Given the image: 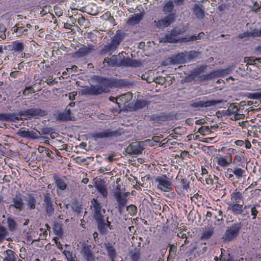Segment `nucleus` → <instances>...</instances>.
Wrapping results in <instances>:
<instances>
[{"label": "nucleus", "instance_id": "nucleus-49", "mask_svg": "<svg viewBox=\"0 0 261 261\" xmlns=\"http://www.w3.org/2000/svg\"><path fill=\"white\" fill-rule=\"evenodd\" d=\"M132 260L133 261H138L140 256V253L139 250H135L130 252Z\"/></svg>", "mask_w": 261, "mask_h": 261}, {"label": "nucleus", "instance_id": "nucleus-42", "mask_svg": "<svg viewBox=\"0 0 261 261\" xmlns=\"http://www.w3.org/2000/svg\"><path fill=\"white\" fill-rule=\"evenodd\" d=\"M28 206L31 209H34L35 208V204L36 202L35 198L32 195H29L27 200Z\"/></svg>", "mask_w": 261, "mask_h": 261}, {"label": "nucleus", "instance_id": "nucleus-13", "mask_svg": "<svg viewBox=\"0 0 261 261\" xmlns=\"http://www.w3.org/2000/svg\"><path fill=\"white\" fill-rule=\"evenodd\" d=\"M102 91L97 88L96 86L86 87L80 90L82 95H97L101 94Z\"/></svg>", "mask_w": 261, "mask_h": 261}, {"label": "nucleus", "instance_id": "nucleus-40", "mask_svg": "<svg viewBox=\"0 0 261 261\" xmlns=\"http://www.w3.org/2000/svg\"><path fill=\"white\" fill-rule=\"evenodd\" d=\"M177 248L174 245H170L169 253L168 255V260L173 259L176 256Z\"/></svg>", "mask_w": 261, "mask_h": 261}, {"label": "nucleus", "instance_id": "nucleus-43", "mask_svg": "<svg viewBox=\"0 0 261 261\" xmlns=\"http://www.w3.org/2000/svg\"><path fill=\"white\" fill-rule=\"evenodd\" d=\"M150 119L156 122L165 121L166 117L163 115L153 114L149 116Z\"/></svg>", "mask_w": 261, "mask_h": 261}, {"label": "nucleus", "instance_id": "nucleus-7", "mask_svg": "<svg viewBox=\"0 0 261 261\" xmlns=\"http://www.w3.org/2000/svg\"><path fill=\"white\" fill-rule=\"evenodd\" d=\"M143 142H134L130 144L125 149V152L129 154H141L144 148Z\"/></svg>", "mask_w": 261, "mask_h": 261}, {"label": "nucleus", "instance_id": "nucleus-35", "mask_svg": "<svg viewBox=\"0 0 261 261\" xmlns=\"http://www.w3.org/2000/svg\"><path fill=\"white\" fill-rule=\"evenodd\" d=\"M206 67V66H201L199 67L193 69L191 72V76H192L193 78L197 76L201 73L204 72Z\"/></svg>", "mask_w": 261, "mask_h": 261}, {"label": "nucleus", "instance_id": "nucleus-2", "mask_svg": "<svg viewBox=\"0 0 261 261\" xmlns=\"http://www.w3.org/2000/svg\"><path fill=\"white\" fill-rule=\"evenodd\" d=\"M99 84L96 85L98 89H100L102 93H108L110 91V88L115 87L122 83L121 81H116L113 79L100 78L98 81Z\"/></svg>", "mask_w": 261, "mask_h": 261}, {"label": "nucleus", "instance_id": "nucleus-45", "mask_svg": "<svg viewBox=\"0 0 261 261\" xmlns=\"http://www.w3.org/2000/svg\"><path fill=\"white\" fill-rule=\"evenodd\" d=\"M9 228L10 231H14L16 228V223L13 219L9 218L7 220Z\"/></svg>", "mask_w": 261, "mask_h": 261}, {"label": "nucleus", "instance_id": "nucleus-57", "mask_svg": "<svg viewBox=\"0 0 261 261\" xmlns=\"http://www.w3.org/2000/svg\"><path fill=\"white\" fill-rule=\"evenodd\" d=\"M35 93V90L34 88L31 86L25 87L23 91V94L24 95H28L30 93Z\"/></svg>", "mask_w": 261, "mask_h": 261}, {"label": "nucleus", "instance_id": "nucleus-19", "mask_svg": "<svg viewBox=\"0 0 261 261\" xmlns=\"http://www.w3.org/2000/svg\"><path fill=\"white\" fill-rule=\"evenodd\" d=\"M104 246L107 250L108 255L112 261H114L116 256V251L114 246L111 243H106L104 244Z\"/></svg>", "mask_w": 261, "mask_h": 261}, {"label": "nucleus", "instance_id": "nucleus-33", "mask_svg": "<svg viewBox=\"0 0 261 261\" xmlns=\"http://www.w3.org/2000/svg\"><path fill=\"white\" fill-rule=\"evenodd\" d=\"M243 196L240 192H233L231 195V201L232 203H239L240 200H243Z\"/></svg>", "mask_w": 261, "mask_h": 261}, {"label": "nucleus", "instance_id": "nucleus-59", "mask_svg": "<svg viewBox=\"0 0 261 261\" xmlns=\"http://www.w3.org/2000/svg\"><path fill=\"white\" fill-rule=\"evenodd\" d=\"M14 32L18 34V36H21L23 32L28 31V29H24V27H17L14 29Z\"/></svg>", "mask_w": 261, "mask_h": 261}, {"label": "nucleus", "instance_id": "nucleus-11", "mask_svg": "<svg viewBox=\"0 0 261 261\" xmlns=\"http://www.w3.org/2000/svg\"><path fill=\"white\" fill-rule=\"evenodd\" d=\"M175 20V14H170L159 21H154V23L158 28H165L170 25Z\"/></svg>", "mask_w": 261, "mask_h": 261}, {"label": "nucleus", "instance_id": "nucleus-54", "mask_svg": "<svg viewBox=\"0 0 261 261\" xmlns=\"http://www.w3.org/2000/svg\"><path fill=\"white\" fill-rule=\"evenodd\" d=\"M12 116L9 114H1L0 113V120L8 121L11 120Z\"/></svg>", "mask_w": 261, "mask_h": 261}, {"label": "nucleus", "instance_id": "nucleus-37", "mask_svg": "<svg viewBox=\"0 0 261 261\" xmlns=\"http://www.w3.org/2000/svg\"><path fill=\"white\" fill-rule=\"evenodd\" d=\"M216 77L214 71H212L211 73L207 74H202L198 77L199 81H208Z\"/></svg>", "mask_w": 261, "mask_h": 261}, {"label": "nucleus", "instance_id": "nucleus-32", "mask_svg": "<svg viewBox=\"0 0 261 261\" xmlns=\"http://www.w3.org/2000/svg\"><path fill=\"white\" fill-rule=\"evenodd\" d=\"M122 60L117 56L114 55L110 58V65L113 67L121 66Z\"/></svg>", "mask_w": 261, "mask_h": 261}, {"label": "nucleus", "instance_id": "nucleus-56", "mask_svg": "<svg viewBox=\"0 0 261 261\" xmlns=\"http://www.w3.org/2000/svg\"><path fill=\"white\" fill-rule=\"evenodd\" d=\"M180 184L182 187V189L185 190H188L189 189V182L187 179L182 178L180 180Z\"/></svg>", "mask_w": 261, "mask_h": 261}, {"label": "nucleus", "instance_id": "nucleus-60", "mask_svg": "<svg viewBox=\"0 0 261 261\" xmlns=\"http://www.w3.org/2000/svg\"><path fill=\"white\" fill-rule=\"evenodd\" d=\"M256 59L254 57H245L244 58V62L245 63H247L246 66H248V65H253L251 62H254L256 61Z\"/></svg>", "mask_w": 261, "mask_h": 261}, {"label": "nucleus", "instance_id": "nucleus-55", "mask_svg": "<svg viewBox=\"0 0 261 261\" xmlns=\"http://www.w3.org/2000/svg\"><path fill=\"white\" fill-rule=\"evenodd\" d=\"M172 30L173 31V33H175L178 37V35L185 33L187 31V29L186 28H182V29L176 28Z\"/></svg>", "mask_w": 261, "mask_h": 261}, {"label": "nucleus", "instance_id": "nucleus-41", "mask_svg": "<svg viewBox=\"0 0 261 261\" xmlns=\"http://www.w3.org/2000/svg\"><path fill=\"white\" fill-rule=\"evenodd\" d=\"M230 71V70L229 68L214 70V72H215V76H216V77L222 76L223 75L228 74L229 73Z\"/></svg>", "mask_w": 261, "mask_h": 261}, {"label": "nucleus", "instance_id": "nucleus-23", "mask_svg": "<svg viewBox=\"0 0 261 261\" xmlns=\"http://www.w3.org/2000/svg\"><path fill=\"white\" fill-rule=\"evenodd\" d=\"M204 7L202 5L195 4L193 5V13L198 19H202L204 16Z\"/></svg>", "mask_w": 261, "mask_h": 261}, {"label": "nucleus", "instance_id": "nucleus-24", "mask_svg": "<svg viewBox=\"0 0 261 261\" xmlns=\"http://www.w3.org/2000/svg\"><path fill=\"white\" fill-rule=\"evenodd\" d=\"M54 180L58 189L64 191L67 188V180L65 178H62L56 176L54 177Z\"/></svg>", "mask_w": 261, "mask_h": 261}, {"label": "nucleus", "instance_id": "nucleus-25", "mask_svg": "<svg viewBox=\"0 0 261 261\" xmlns=\"http://www.w3.org/2000/svg\"><path fill=\"white\" fill-rule=\"evenodd\" d=\"M180 39L178 38V37L173 33V30L170 33L166 34L163 39L164 41L169 43L179 42Z\"/></svg>", "mask_w": 261, "mask_h": 261}, {"label": "nucleus", "instance_id": "nucleus-52", "mask_svg": "<svg viewBox=\"0 0 261 261\" xmlns=\"http://www.w3.org/2000/svg\"><path fill=\"white\" fill-rule=\"evenodd\" d=\"M28 138L31 139H36L39 138L40 136L38 135V132L34 131L29 130Z\"/></svg>", "mask_w": 261, "mask_h": 261}, {"label": "nucleus", "instance_id": "nucleus-48", "mask_svg": "<svg viewBox=\"0 0 261 261\" xmlns=\"http://www.w3.org/2000/svg\"><path fill=\"white\" fill-rule=\"evenodd\" d=\"M197 132L204 136L205 135L206 133H211V130L208 126H205L200 127Z\"/></svg>", "mask_w": 261, "mask_h": 261}, {"label": "nucleus", "instance_id": "nucleus-38", "mask_svg": "<svg viewBox=\"0 0 261 261\" xmlns=\"http://www.w3.org/2000/svg\"><path fill=\"white\" fill-rule=\"evenodd\" d=\"M73 118H74V116L70 115V114H67L65 112L60 113L58 116V119L62 121L72 120Z\"/></svg>", "mask_w": 261, "mask_h": 261}, {"label": "nucleus", "instance_id": "nucleus-27", "mask_svg": "<svg viewBox=\"0 0 261 261\" xmlns=\"http://www.w3.org/2000/svg\"><path fill=\"white\" fill-rule=\"evenodd\" d=\"M240 108L238 107L236 103H232L229 106L228 109L223 111L224 115L230 117L231 115L237 113L239 110Z\"/></svg>", "mask_w": 261, "mask_h": 261}, {"label": "nucleus", "instance_id": "nucleus-8", "mask_svg": "<svg viewBox=\"0 0 261 261\" xmlns=\"http://www.w3.org/2000/svg\"><path fill=\"white\" fill-rule=\"evenodd\" d=\"M125 34L120 31H117L116 34L111 38L110 43L108 44L113 51H114L124 39Z\"/></svg>", "mask_w": 261, "mask_h": 261}, {"label": "nucleus", "instance_id": "nucleus-30", "mask_svg": "<svg viewBox=\"0 0 261 261\" xmlns=\"http://www.w3.org/2000/svg\"><path fill=\"white\" fill-rule=\"evenodd\" d=\"M148 105V102L146 100H137L134 105L132 109L134 111H137L146 107Z\"/></svg>", "mask_w": 261, "mask_h": 261}, {"label": "nucleus", "instance_id": "nucleus-18", "mask_svg": "<svg viewBox=\"0 0 261 261\" xmlns=\"http://www.w3.org/2000/svg\"><path fill=\"white\" fill-rule=\"evenodd\" d=\"M216 161L218 165L221 167H227L232 162L231 155L230 154H228L224 156H219L216 158Z\"/></svg>", "mask_w": 261, "mask_h": 261}, {"label": "nucleus", "instance_id": "nucleus-50", "mask_svg": "<svg viewBox=\"0 0 261 261\" xmlns=\"http://www.w3.org/2000/svg\"><path fill=\"white\" fill-rule=\"evenodd\" d=\"M245 171L241 168H234L233 174L237 176L238 178H240L243 175Z\"/></svg>", "mask_w": 261, "mask_h": 261}, {"label": "nucleus", "instance_id": "nucleus-47", "mask_svg": "<svg viewBox=\"0 0 261 261\" xmlns=\"http://www.w3.org/2000/svg\"><path fill=\"white\" fill-rule=\"evenodd\" d=\"M215 218L217 219V221L218 222H220L219 224H221L224 221V217L225 215H223V212L221 210H219L218 212V214L215 215Z\"/></svg>", "mask_w": 261, "mask_h": 261}, {"label": "nucleus", "instance_id": "nucleus-26", "mask_svg": "<svg viewBox=\"0 0 261 261\" xmlns=\"http://www.w3.org/2000/svg\"><path fill=\"white\" fill-rule=\"evenodd\" d=\"M8 47L9 50L21 52L24 49V44L18 41H15L12 42V44L9 45Z\"/></svg>", "mask_w": 261, "mask_h": 261}, {"label": "nucleus", "instance_id": "nucleus-46", "mask_svg": "<svg viewBox=\"0 0 261 261\" xmlns=\"http://www.w3.org/2000/svg\"><path fill=\"white\" fill-rule=\"evenodd\" d=\"M63 253L65 254L67 259L68 261L76 258V255L74 253H73L72 251L64 250L63 251Z\"/></svg>", "mask_w": 261, "mask_h": 261}, {"label": "nucleus", "instance_id": "nucleus-64", "mask_svg": "<svg viewBox=\"0 0 261 261\" xmlns=\"http://www.w3.org/2000/svg\"><path fill=\"white\" fill-rule=\"evenodd\" d=\"M229 7V4H222L218 6V9L220 11L223 12V11H225L228 10Z\"/></svg>", "mask_w": 261, "mask_h": 261}, {"label": "nucleus", "instance_id": "nucleus-51", "mask_svg": "<svg viewBox=\"0 0 261 261\" xmlns=\"http://www.w3.org/2000/svg\"><path fill=\"white\" fill-rule=\"evenodd\" d=\"M29 130V129H27V130L21 129L18 130L17 134L21 137L28 138Z\"/></svg>", "mask_w": 261, "mask_h": 261}, {"label": "nucleus", "instance_id": "nucleus-9", "mask_svg": "<svg viewBox=\"0 0 261 261\" xmlns=\"http://www.w3.org/2000/svg\"><path fill=\"white\" fill-rule=\"evenodd\" d=\"M224 101L222 99L211 100L208 101H193L190 104V106L193 108H205L215 106L218 103H222Z\"/></svg>", "mask_w": 261, "mask_h": 261}, {"label": "nucleus", "instance_id": "nucleus-36", "mask_svg": "<svg viewBox=\"0 0 261 261\" xmlns=\"http://www.w3.org/2000/svg\"><path fill=\"white\" fill-rule=\"evenodd\" d=\"M6 253V256L5 257L4 261H16L14 252L13 250H7Z\"/></svg>", "mask_w": 261, "mask_h": 261}, {"label": "nucleus", "instance_id": "nucleus-10", "mask_svg": "<svg viewBox=\"0 0 261 261\" xmlns=\"http://www.w3.org/2000/svg\"><path fill=\"white\" fill-rule=\"evenodd\" d=\"M23 197L24 196L20 193L17 192L15 197L12 199L13 203L10 205V207H15L19 211H21L24 206V202L23 201Z\"/></svg>", "mask_w": 261, "mask_h": 261}, {"label": "nucleus", "instance_id": "nucleus-6", "mask_svg": "<svg viewBox=\"0 0 261 261\" xmlns=\"http://www.w3.org/2000/svg\"><path fill=\"white\" fill-rule=\"evenodd\" d=\"M154 181L158 184L157 187L162 191L165 192L170 191V186L172 185V183L166 175L156 177Z\"/></svg>", "mask_w": 261, "mask_h": 261}, {"label": "nucleus", "instance_id": "nucleus-21", "mask_svg": "<svg viewBox=\"0 0 261 261\" xmlns=\"http://www.w3.org/2000/svg\"><path fill=\"white\" fill-rule=\"evenodd\" d=\"M247 206L244 207L242 204L238 203H232L229 204L228 208L230 209L234 215H241L243 213V209L246 208Z\"/></svg>", "mask_w": 261, "mask_h": 261}, {"label": "nucleus", "instance_id": "nucleus-53", "mask_svg": "<svg viewBox=\"0 0 261 261\" xmlns=\"http://www.w3.org/2000/svg\"><path fill=\"white\" fill-rule=\"evenodd\" d=\"M109 52H113V51L112 49H111V48H110L109 45L108 44V45H105L103 47V48L100 50V54L102 55H104Z\"/></svg>", "mask_w": 261, "mask_h": 261}, {"label": "nucleus", "instance_id": "nucleus-29", "mask_svg": "<svg viewBox=\"0 0 261 261\" xmlns=\"http://www.w3.org/2000/svg\"><path fill=\"white\" fill-rule=\"evenodd\" d=\"M174 3L172 1L166 3L163 8V11L165 14H174L172 11L174 9Z\"/></svg>", "mask_w": 261, "mask_h": 261}, {"label": "nucleus", "instance_id": "nucleus-62", "mask_svg": "<svg viewBox=\"0 0 261 261\" xmlns=\"http://www.w3.org/2000/svg\"><path fill=\"white\" fill-rule=\"evenodd\" d=\"M39 135H47L49 134L50 132V129L49 128H43L40 129L39 130H37Z\"/></svg>", "mask_w": 261, "mask_h": 261}, {"label": "nucleus", "instance_id": "nucleus-16", "mask_svg": "<svg viewBox=\"0 0 261 261\" xmlns=\"http://www.w3.org/2000/svg\"><path fill=\"white\" fill-rule=\"evenodd\" d=\"M97 229L98 230L101 234H106L108 233V228L110 229H113L112 226L111 225V222L108 220L102 221L97 222Z\"/></svg>", "mask_w": 261, "mask_h": 261}, {"label": "nucleus", "instance_id": "nucleus-12", "mask_svg": "<svg viewBox=\"0 0 261 261\" xmlns=\"http://www.w3.org/2000/svg\"><path fill=\"white\" fill-rule=\"evenodd\" d=\"M43 205L45 208L46 214L48 216H51L54 213V207L53 202L49 196V194L47 193L45 195Z\"/></svg>", "mask_w": 261, "mask_h": 261}, {"label": "nucleus", "instance_id": "nucleus-15", "mask_svg": "<svg viewBox=\"0 0 261 261\" xmlns=\"http://www.w3.org/2000/svg\"><path fill=\"white\" fill-rule=\"evenodd\" d=\"M93 50V46L92 44L88 45V46H84L81 47L79 50L74 54V57L75 58H82L89 54H90Z\"/></svg>", "mask_w": 261, "mask_h": 261}, {"label": "nucleus", "instance_id": "nucleus-4", "mask_svg": "<svg viewBox=\"0 0 261 261\" xmlns=\"http://www.w3.org/2000/svg\"><path fill=\"white\" fill-rule=\"evenodd\" d=\"M241 227L242 224L240 222L234 223L228 227L224 234V240L230 241L236 238L239 235Z\"/></svg>", "mask_w": 261, "mask_h": 261}, {"label": "nucleus", "instance_id": "nucleus-58", "mask_svg": "<svg viewBox=\"0 0 261 261\" xmlns=\"http://www.w3.org/2000/svg\"><path fill=\"white\" fill-rule=\"evenodd\" d=\"M248 97L251 99H261V92L249 93Z\"/></svg>", "mask_w": 261, "mask_h": 261}, {"label": "nucleus", "instance_id": "nucleus-3", "mask_svg": "<svg viewBox=\"0 0 261 261\" xmlns=\"http://www.w3.org/2000/svg\"><path fill=\"white\" fill-rule=\"evenodd\" d=\"M122 134V131L120 129L111 130L105 129L101 132H94L91 134V137L95 140L99 139H107L117 137Z\"/></svg>", "mask_w": 261, "mask_h": 261}, {"label": "nucleus", "instance_id": "nucleus-20", "mask_svg": "<svg viewBox=\"0 0 261 261\" xmlns=\"http://www.w3.org/2000/svg\"><path fill=\"white\" fill-rule=\"evenodd\" d=\"M141 64V63L136 60H133L129 58H124L122 59L121 66L125 67H139Z\"/></svg>", "mask_w": 261, "mask_h": 261}, {"label": "nucleus", "instance_id": "nucleus-44", "mask_svg": "<svg viewBox=\"0 0 261 261\" xmlns=\"http://www.w3.org/2000/svg\"><path fill=\"white\" fill-rule=\"evenodd\" d=\"M214 231L212 229H210L204 231L201 237L202 240H207L213 234Z\"/></svg>", "mask_w": 261, "mask_h": 261}, {"label": "nucleus", "instance_id": "nucleus-22", "mask_svg": "<svg viewBox=\"0 0 261 261\" xmlns=\"http://www.w3.org/2000/svg\"><path fill=\"white\" fill-rule=\"evenodd\" d=\"M204 36V33L203 32L199 33L197 35L186 36L185 37L180 38L179 42L186 43L188 42H194L196 40H200Z\"/></svg>", "mask_w": 261, "mask_h": 261}, {"label": "nucleus", "instance_id": "nucleus-5", "mask_svg": "<svg viewBox=\"0 0 261 261\" xmlns=\"http://www.w3.org/2000/svg\"><path fill=\"white\" fill-rule=\"evenodd\" d=\"M45 114V111L40 109L32 108L20 111L19 115L21 119L27 120L33 117L42 116Z\"/></svg>", "mask_w": 261, "mask_h": 261}, {"label": "nucleus", "instance_id": "nucleus-39", "mask_svg": "<svg viewBox=\"0 0 261 261\" xmlns=\"http://www.w3.org/2000/svg\"><path fill=\"white\" fill-rule=\"evenodd\" d=\"M76 19H77L78 23L80 25L86 28L88 25V20H87L82 15L76 16Z\"/></svg>", "mask_w": 261, "mask_h": 261}, {"label": "nucleus", "instance_id": "nucleus-61", "mask_svg": "<svg viewBox=\"0 0 261 261\" xmlns=\"http://www.w3.org/2000/svg\"><path fill=\"white\" fill-rule=\"evenodd\" d=\"M8 234V232L6 228L3 226H0V237L4 239Z\"/></svg>", "mask_w": 261, "mask_h": 261}, {"label": "nucleus", "instance_id": "nucleus-31", "mask_svg": "<svg viewBox=\"0 0 261 261\" xmlns=\"http://www.w3.org/2000/svg\"><path fill=\"white\" fill-rule=\"evenodd\" d=\"M142 15L141 14H137L133 15L127 20V23L130 25H135L138 23L142 19Z\"/></svg>", "mask_w": 261, "mask_h": 261}, {"label": "nucleus", "instance_id": "nucleus-34", "mask_svg": "<svg viewBox=\"0 0 261 261\" xmlns=\"http://www.w3.org/2000/svg\"><path fill=\"white\" fill-rule=\"evenodd\" d=\"M133 98V95L131 93L128 92L124 94L121 95L118 97L119 100L122 103H126L130 101Z\"/></svg>", "mask_w": 261, "mask_h": 261}, {"label": "nucleus", "instance_id": "nucleus-63", "mask_svg": "<svg viewBox=\"0 0 261 261\" xmlns=\"http://www.w3.org/2000/svg\"><path fill=\"white\" fill-rule=\"evenodd\" d=\"M12 175H10H10H6L3 178L4 181L7 182H9L13 180L14 179L13 175L14 174H15V172L12 171Z\"/></svg>", "mask_w": 261, "mask_h": 261}, {"label": "nucleus", "instance_id": "nucleus-28", "mask_svg": "<svg viewBox=\"0 0 261 261\" xmlns=\"http://www.w3.org/2000/svg\"><path fill=\"white\" fill-rule=\"evenodd\" d=\"M114 196L116 201L118 202V205H121V206H125L127 200L125 197L121 195L120 192H115Z\"/></svg>", "mask_w": 261, "mask_h": 261}, {"label": "nucleus", "instance_id": "nucleus-14", "mask_svg": "<svg viewBox=\"0 0 261 261\" xmlns=\"http://www.w3.org/2000/svg\"><path fill=\"white\" fill-rule=\"evenodd\" d=\"M84 257L87 261H95V256L91 250V246L85 245L82 249Z\"/></svg>", "mask_w": 261, "mask_h": 261}, {"label": "nucleus", "instance_id": "nucleus-17", "mask_svg": "<svg viewBox=\"0 0 261 261\" xmlns=\"http://www.w3.org/2000/svg\"><path fill=\"white\" fill-rule=\"evenodd\" d=\"M95 186L96 189L103 197H107L108 195V192L105 181L100 179L96 180L95 182Z\"/></svg>", "mask_w": 261, "mask_h": 261}, {"label": "nucleus", "instance_id": "nucleus-1", "mask_svg": "<svg viewBox=\"0 0 261 261\" xmlns=\"http://www.w3.org/2000/svg\"><path fill=\"white\" fill-rule=\"evenodd\" d=\"M91 203L94 211V217L97 223L102 221L108 222L109 217L106 214V210L102 208L100 203L95 199L92 200Z\"/></svg>", "mask_w": 261, "mask_h": 261}]
</instances>
